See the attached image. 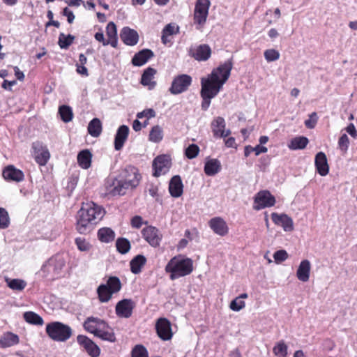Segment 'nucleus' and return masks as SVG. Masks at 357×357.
<instances>
[{
    "mask_svg": "<svg viewBox=\"0 0 357 357\" xmlns=\"http://www.w3.org/2000/svg\"><path fill=\"white\" fill-rule=\"evenodd\" d=\"M232 67V61L229 59L213 70L208 78H202L200 93L203 98L202 104V109L203 110H206L208 108L211 104V99L213 98L218 93L223 84L227 81Z\"/></svg>",
    "mask_w": 357,
    "mask_h": 357,
    "instance_id": "1",
    "label": "nucleus"
},
{
    "mask_svg": "<svg viewBox=\"0 0 357 357\" xmlns=\"http://www.w3.org/2000/svg\"><path fill=\"white\" fill-rule=\"evenodd\" d=\"M105 214L104 208L94 202L83 203L76 216L77 231L82 234H89Z\"/></svg>",
    "mask_w": 357,
    "mask_h": 357,
    "instance_id": "2",
    "label": "nucleus"
},
{
    "mask_svg": "<svg viewBox=\"0 0 357 357\" xmlns=\"http://www.w3.org/2000/svg\"><path fill=\"white\" fill-rule=\"evenodd\" d=\"M192 270V259L181 256L173 257L165 266V271L170 273V279L172 280L189 275Z\"/></svg>",
    "mask_w": 357,
    "mask_h": 357,
    "instance_id": "3",
    "label": "nucleus"
},
{
    "mask_svg": "<svg viewBox=\"0 0 357 357\" xmlns=\"http://www.w3.org/2000/svg\"><path fill=\"white\" fill-rule=\"evenodd\" d=\"M46 332L52 340L57 342H66L73 334V330L69 326L59 321L48 324Z\"/></svg>",
    "mask_w": 357,
    "mask_h": 357,
    "instance_id": "4",
    "label": "nucleus"
},
{
    "mask_svg": "<svg viewBox=\"0 0 357 357\" xmlns=\"http://www.w3.org/2000/svg\"><path fill=\"white\" fill-rule=\"evenodd\" d=\"M117 176L132 189L135 188L139 185L142 178L138 169L133 166H128L122 169Z\"/></svg>",
    "mask_w": 357,
    "mask_h": 357,
    "instance_id": "5",
    "label": "nucleus"
},
{
    "mask_svg": "<svg viewBox=\"0 0 357 357\" xmlns=\"http://www.w3.org/2000/svg\"><path fill=\"white\" fill-rule=\"evenodd\" d=\"M210 1L208 0H198L194 13L195 24H197V29L200 30L206 21Z\"/></svg>",
    "mask_w": 357,
    "mask_h": 357,
    "instance_id": "6",
    "label": "nucleus"
},
{
    "mask_svg": "<svg viewBox=\"0 0 357 357\" xmlns=\"http://www.w3.org/2000/svg\"><path fill=\"white\" fill-rule=\"evenodd\" d=\"M192 82L190 75L183 74L176 76L172 81L169 91L172 94H180L188 90Z\"/></svg>",
    "mask_w": 357,
    "mask_h": 357,
    "instance_id": "7",
    "label": "nucleus"
},
{
    "mask_svg": "<svg viewBox=\"0 0 357 357\" xmlns=\"http://www.w3.org/2000/svg\"><path fill=\"white\" fill-rule=\"evenodd\" d=\"M275 203V197L268 191H260L255 197V205L253 208L259 211L266 207H271L273 206Z\"/></svg>",
    "mask_w": 357,
    "mask_h": 357,
    "instance_id": "8",
    "label": "nucleus"
},
{
    "mask_svg": "<svg viewBox=\"0 0 357 357\" xmlns=\"http://www.w3.org/2000/svg\"><path fill=\"white\" fill-rule=\"evenodd\" d=\"M135 306V304L131 299H123L116 305V314L120 318L128 319L132 316Z\"/></svg>",
    "mask_w": 357,
    "mask_h": 357,
    "instance_id": "9",
    "label": "nucleus"
},
{
    "mask_svg": "<svg viewBox=\"0 0 357 357\" xmlns=\"http://www.w3.org/2000/svg\"><path fill=\"white\" fill-rule=\"evenodd\" d=\"M65 264V257L61 255H56L48 260L43 266V268L48 272H52L54 275H59Z\"/></svg>",
    "mask_w": 357,
    "mask_h": 357,
    "instance_id": "10",
    "label": "nucleus"
},
{
    "mask_svg": "<svg viewBox=\"0 0 357 357\" xmlns=\"http://www.w3.org/2000/svg\"><path fill=\"white\" fill-rule=\"evenodd\" d=\"M77 341L91 357H98L100 353L99 347L91 339L83 335L77 337Z\"/></svg>",
    "mask_w": 357,
    "mask_h": 357,
    "instance_id": "11",
    "label": "nucleus"
},
{
    "mask_svg": "<svg viewBox=\"0 0 357 357\" xmlns=\"http://www.w3.org/2000/svg\"><path fill=\"white\" fill-rule=\"evenodd\" d=\"M158 335L162 340H169L172 337L171 323L165 318H160L155 324Z\"/></svg>",
    "mask_w": 357,
    "mask_h": 357,
    "instance_id": "12",
    "label": "nucleus"
},
{
    "mask_svg": "<svg viewBox=\"0 0 357 357\" xmlns=\"http://www.w3.org/2000/svg\"><path fill=\"white\" fill-rule=\"evenodd\" d=\"M142 234L145 240L152 246L159 245L161 240V235L157 228L149 226L142 229Z\"/></svg>",
    "mask_w": 357,
    "mask_h": 357,
    "instance_id": "13",
    "label": "nucleus"
},
{
    "mask_svg": "<svg viewBox=\"0 0 357 357\" xmlns=\"http://www.w3.org/2000/svg\"><path fill=\"white\" fill-rule=\"evenodd\" d=\"M211 54V50L208 45H200L189 50V55L197 61H206Z\"/></svg>",
    "mask_w": 357,
    "mask_h": 357,
    "instance_id": "14",
    "label": "nucleus"
},
{
    "mask_svg": "<svg viewBox=\"0 0 357 357\" xmlns=\"http://www.w3.org/2000/svg\"><path fill=\"white\" fill-rule=\"evenodd\" d=\"M169 161L165 155H159L153 161V169L154 170L153 175L158 177L162 174H165L168 170Z\"/></svg>",
    "mask_w": 357,
    "mask_h": 357,
    "instance_id": "15",
    "label": "nucleus"
},
{
    "mask_svg": "<svg viewBox=\"0 0 357 357\" xmlns=\"http://www.w3.org/2000/svg\"><path fill=\"white\" fill-rule=\"evenodd\" d=\"M33 149L35 153L36 161L40 165H45L47 162L50 154L46 146H43L40 142L33 143Z\"/></svg>",
    "mask_w": 357,
    "mask_h": 357,
    "instance_id": "16",
    "label": "nucleus"
},
{
    "mask_svg": "<svg viewBox=\"0 0 357 357\" xmlns=\"http://www.w3.org/2000/svg\"><path fill=\"white\" fill-rule=\"evenodd\" d=\"M271 218L273 222L282 227L285 231H291L294 229L293 220L287 215L273 213Z\"/></svg>",
    "mask_w": 357,
    "mask_h": 357,
    "instance_id": "17",
    "label": "nucleus"
},
{
    "mask_svg": "<svg viewBox=\"0 0 357 357\" xmlns=\"http://www.w3.org/2000/svg\"><path fill=\"white\" fill-rule=\"evenodd\" d=\"M120 37L126 45L130 46L135 45L139 40L138 33L129 27H124L121 30Z\"/></svg>",
    "mask_w": 357,
    "mask_h": 357,
    "instance_id": "18",
    "label": "nucleus"
},
{
    "mask_svg": "<svg viewBox=\"0 0 357 357\" xmlns=\"http://www.w3.org/2000/svg\"><path fill=\"white\" fill-rule=\"evenodd\" d=\"M154 56V53L149 49H143L136 53L132 59L131 63L135 66H141L145 64L149 59Z\"/></svg>",
    "mask_w": 357,
    "mask_h": 357,
    "instance_id": "19",
    "label": "nucleus"
},
{
    "mask_svg": "<svg viewBox=\"0 0 357 357\" xmlns=\"http://www.w3.org/2000/svg\"><path fill=\"white\" fill-rule=\"evenodd\" d=\"M128 134L129 128L127 126L122 125L118 128L114 139V148L116 150L119 151L123 148L125 142L128 139Z\"/></svg>",
    "mask_w": 357,
    "mask_h": 357,
    "instance_id": "20",
    "label": "nucleus"
},
{
    "mask_svg": "<svg viewBox=\"0 0 357 357\" xmlns=\"http://www.w3.org/2000/svg\"><path fill=\"white\" fill-rule=\"evenodd\" d=\"M2 175L3 178L8 181L20 182L24 179L23 172L21 170L16 169L13 165L6 167L3 169Z\"/></svg>",
    "mask_w": 357,
    "mask_h": 357,
    "instance_id": "21",
    "label": "nucleus"
},
{
    "mask_svg": "<svg viewBox=\"0 0 357 357\" xmlns=\"http://www.w3.org/2000/svg\"><path fill=\"white\" fill-rule=\"evenodd\" d=\"M183 185L178 175L174 176L169 183V191L174 197H179L183 194Z\"/></svg>",
    "mask_w": 357,
    "mask_h": 357,
    "instance_id": "22",
    "label": "nucleus"
},
{
    "mask_svg": "<svg viewBox=\"0 0 357 357\" xmlns=\"http://www.w3.org/2000/svg\"><path fill=\"white\" fill-rule=\"evenodd\" d=\"M315 166L321 176H326L329 171L326 155L323 152H319L315 156Z\"/></svg>",
    "mask_w": 357,
    "mask_h": 357,
    "instance_id": "23",
    "label": "nucleus"
},
{
    "mask_svg": "<svg viewBox=\"0 0 357 357\" xmlns=\"http://www.w3.org/2000/svg\"><path fill=\"white\" fill-rule=\"evenodd\" d=\"M209 225L213 231L220 236H225L228 233V227L221 218H212L209 222Z\"/></svg>",
    "mask_w": 357,
    "mask_h": 357,
    "instance_id": "24",
    "label": "nucleus"
},
{
    "mask_svg": "<svg viewBox=\"0 0 357 357\" xmlns=\"http://www.w3.org/2000/svg\"><path fill=\"white\" fill-rule=\"evenodd\" d=\"M101 302L108 301L112 296V276H108L107 284H101L97 289Z\"/></svg>",
    "mask_w": 357,
    "mask_h": 357,
    "instance_id": "25",
    "label": "nucleus"
},
{
    "mask_svg": "<svg viewBox=\"0 0 357 357\" xmlns=\"http://www.w3.org/2000/svg\"><path fill=\"white\" fill-rule=\"evenodd\" d=\"M105 324V323L96 318L94 317H89L84 323V328L86 331L96 334L98 333L99 328H101Z\"/></svg>",
    "mask_w": 357,
    "mask_h": 357,
    "instance_id": "26",
    "label": "nucleus"
},
{
    "mask_svg": "<svg viewBox=\"0 0 357 357\" xmlns=\"http://www.w3.org/2000/svg\"><path fill=\"white\" fill-rule=\"evenodd\" d=\"M310 263L305 259L301 262L296 272V276L302 282H307L310 278Z\"/></svg>",
    "mask_w": 357,
    "mask_h": 357,
    "instance_id": "27",
    "label": "nucleus"
},
{
    "mask_svg": "<svg viewBox=\"0 0 357 357\" xmlns=\"http://www.w3.org/2000/svg\"><path fill=\"white\" fill-rule=\"evenodd\" d=\"M156 73V70L151 67L146 68L141 78V84L144 86H148L149 89H152L155 87L156 83L152 81L154 75Z\"/></svg>",
    "mask_w": 357,
    "mask_h": 357,
    "instance_id": "28",
    "label": "nucleus"
},
{
    "mask_svg": "<svg viewBox=\"0 0 357 357\" xmlns=\"http://www.w3.org/2000/svg\"><path fill=\"white\" fill-rule=\"evenodd\" d=\"M221 169L220 162L218 159H208L204 165V172L207 176H214Z\"/></svg>",
    "mask_w": 357,
    "mask_h": 357,
    "instance_id": "29",
    "label": "nucleus"
},
{
    "mask_svg": "<svg viewBox=\"0 0 357 357\" xmlns=\"http://www.w3.org/2000/svg\"><path fill=\"white\" fill-rule=\"evenodd\" d=\"M129 188H130L129 185L116 176L113 179V197L124 195Z\"/></svg>",
    "mask_w": 357,
    "mask_h": 357,
    "instance_id": "30",
    "label": "nucleus"
},
{
    "mask_svg": "<svg viewBox=\"0 0 357 357\" xmlns=\"http://www.w3.org/2000/svg\"><path fill=\"white\" fill-rule=\"evenodd\" d=\"M19 342V337L12 333H7L0 338V347L6 348L17 344Z\"/></svg>",
    "mask_w": 357,
    "mask_h": 357,
    "instance_id": "31",
    "label": "nucleus"
},
{
    "mask_svg": "<svg viewBox=\"0 0 357 357\" xmlns=\"http://www.w3.org/2000/svg\"><path fill=\"white\" fill-rule=\"evenodd\" d=\"M92 154L86 149L80 151L77 155V161L81 167L88 169L91 164Z\"/></svg>",
    "mask_w": 357,
    "mask_h": 357,
    "instance_id": "32",
    "label": "nucleus"
},
{
    "mask_svg": "<svg viewBox=\"0 0 357 357\" xmlns=\"http://www.w3.org/2000/svg\"><path fill=\"white\" fill-rule=\"evenodd\" d=\"M146 261V257L142 255H138L130 261V270L132 273L137 274L141 271V268Z\"/></svg>",
    "mask_w": 357,
    "mask_h": 357,
    "instance_id": "33",
    "label": "nucleus"
},
{
    "mask_svg": "<svg viewBox=\"0 0 357 357\" xmlns=\"http://www.w3.org/2000/svg\"><path fill=\"white\" fill-rule=\"evenodd\" d=\"M102 131V124L98 118L93 119L89 123L88 132L93 137H98Z\"/></svg>",
    "mask_w": 357,
    "mask_h": 357,
    "instance_id": "34",
    "label": "nucleus"
},
{
    "mask_svg": "<svg viewBox=\"0 0 357 357\" xmlns=\"http://www.w3.org/2000/svg\"><path fill=\"white\" fill-rule=\"evenodd\" d=\"M107 38L105 39L102 32H97L94 37L96 40L101 42L103 45L112 44V22H109L106 27Z\"/></svg>",
    "mask_w": 357,
    "mask_h": 357,
    "instance_id": "35",
    "label": "nucleus"
},
{
    "mask_svg": "<svg viewBox=\"0 0 357 357\" xmlns=\"http://www.w3.org/2000/svg\"><path fill=\"white\" fill-rule=\"evenodd\" d=\"M308 143V139L305 137H297L291 139L289 149L292 150L303 149Z\"/></svg>",
    "mask_w": 357,
    "mask_h": 357,
    "instance_id": "36",
    "label": "nucleus"
},
{
    "mask_svg": "<svg viewBox=\"0 0 357 357\" xmlns=\"http://www.w3.org/2000/svg\"><path fill=\"white\" fill-rule=\"evenodd\" d=\"M116 248L121 254H126L130 250L131 245L130 241L126 238H119L116 241Z\"/></svg>",
    "mask_w": 357,
    "mask_h": 357,
    "instance_id": "37",
    "label": "nucleus"
},
{
    "mask_svg": "<svg viewBox=\"0 0 357 357\" xmlns=\"http://www.w3.org/2000/svg\"><path fill=\"white\" fill-rule=\"evenodd\" d=\"M25 321L31 324L43 325V320L40 316L33 312H26L23 314Z\"/></svg>",
    "mask_w": 357,
    "mask_h": 357,
    "instance_id": "38",
    "label": "nucleus"
},
{
    "mask_svg": "<svg viewBox=\"0 0 357 357\" xmlns=\"http://www.w3.org/2000/svg\"><path fill=\"white\" fill-rule=\"evenodd\" d=\"M98 238L102 243H109L112 241V229L109 227L100 228L98 231Z\"/></svg>",
    "mask_w": 357,
    "mask_h": 357,
    "instance_id": "39",
    "label": "nucleus"
},
{
    "mask_svg": "<svg viewBox=\"0 0 357 357\" xmlns=\"http://www.w3.org/2000/svg\"><path fill=\"white\" fill-rule=\"evenodd\" d=\"M211 128L214 136H218L221 130L225 128V121L222 117L218 116L211 123Z\"/></svg>",
    "mask_w": 357,
    "mask_h": 357,
    "instance_id": "40",
    "label": "nucleus"
},
{
    "mask_svg": "<svg viewBox=\"0 0 357 357\" xmlns=\"http://www.w3.org/2000/svg\"><path fill=\"white\" fill-rule=\"evenodd\" d=\"M59 114H60L62 121L64 122L70 121L73 116L72 109L67 105L60 106L59 108Z\"/></svg>",
    "mask_w": 357,
    "mask_h": 357,
    "instance_id": "41",
    "label": "nucleus"
},
{
    "mask_svg": "<svg viewBox=\"0 0 357 357\" xmlns=\"http://www.w3.org/2000/svg\"><path fill=\"white\" fill-rule=\"evenodd\" d=\"M162 129L159 126H155L152 128L150 134L149 139L153 142H159L162 139Z\"/></svg>",
    "mask_w": 357,
    "mask_h": 357,
    "instance_id": "42",
    "label": "nucleus"
},
{
    "mask_svg": "<svg viewBox=\"0 0 357 357\" xmlns=\"http://www.w3.org/2000/svg\"><path fill=\"white\" fill-rule=\"evenodd\" d=\"M8 286L13 289L22 291L26 287V282L20 279H6Z\"/></svg>",
    "mask_w": 357,
    "mask_h": 357,
    "instance_id": "43",
    "label": "nucleus"
},
{
    "mask_svg": "<svg viewBox=\"0 0 357 357\" xmlns=\"http://www.w3.org/2000/svg\"><path fill=\"white\" fill-rule=\"evenodd\" d=\"M75 37L70 34L66 36L61 33L59 37V45L62 49H67L73 42Z\"/></svg>",
    "mask_w": 357,
    "mask_h": 357,
    "instance_id": "44",
    "label": "nucleus"
},
{
    "mask_svg": "<svg viewBox=\"0 0 357 357\" xmlns=\"http://www.w3.org/2000/svg\"><path fill=\"white\" fill-rule=\"evenodd\" d=\"M273 351L276 356L285 357L287 355V346L284 341H280L273 347Z\"/></svg>",
    "mask_w": 357,
    "mask_h": 357,
    "instance_id": "45",
    "label": "nucleus"
},
{
    "mask_svg": "<svg viewBox=\"0 0 357 357\" xmlns=\"http://www.w3.org/2000/svg\"><path fill=\"white\" fill-rule=\"evenodd\" d=\"M199 148L197 144H192L185 149V155L189 159H193L197 156Z\"/></svg>",
    "mask_w": 357,
    "mask_h": 357,
    "instance_id": "46",
    "label": "nucleus"
},
{
    "mask_svg": "<svg viewBox=\"0 0 357 357\" xmlns=\"http://www.w3.org/2000/svg\"><path fill=\"white\" fill-rule=\"evenodd\" d=\"M10 219L8 212L3 208H0V228L6 229L9 226Z\"/></svg>",
    "mask_w": 357,
    "mask_h": 357,
    "instance_id": "47",
    "label": "nucleus"
},
{
    "mask_svg": "<svg viewBox=\"0 0 357 357\" xmlns=\"http://www.w3.org/2000/svg\"><path fill=\"white\" fill-rule=\"evenodd\" d=\"M132 357H148L147 350L141 344L136 345L132 349Z\"/></svg>",
    "mask_w": 357,
    "mask_h": 357,
    "instance_id": "48",
    "label": "nucleus"
},
{
    "mask_svg": "<svg viewBox=\"0 0 357 357\" xmlns=\"http://www.w3.org/2000/svg\"><path fill=\"white\" fill-rule=\"evenodd\" d=\"M264 56L268 61H274L279 59L280 54L275 50L270 49L264 52Z\"/></svg>",
    "mask_w": 357,
    "mask_h": 357,
    "instance_id": "49",
    "label": "nucleus"
},
{
    "mask_svg": "<svg viewBox=\"0 0 357 357\" xmlns=\"http://www.w3.org/2000/svg\"><path fill=\"white\" fill-rule=\"evenodd\" d=\"M245 307V302L240 299V298H236L231 301L229 307L233 311H239Z\"/></svg>",
    "mask_w": 357,
    "mask_h": 357,
    "instance_id": "50",
    "label": "nucleus"
},
{
    "mask_svg": "<svg viewBox=\"0 0 357 357\" xmlns=\"http://www.w3.org/2000/svg\"><path fill=\"white\" fill-rule=\"evenodd\" d=\"M75 243L80 251H88L91 248L90 243L82 238H77Z\"/></svg>",
    "mask_w": 357,
    "mask_h": 357,
    "instance_id": "51",
    "label": "nucleus"
},
{
    "mask_svg": "<svg viewBox=\"0 0 357 357\" xmlns=\"http://www.w3.org/2000/svg\"><path fill=\"white\" fill-rule=\"evenodd\" d=\"M273 257L275 259V261L277 264L281 263L284 261H285L288 257V254L284 250H280L276 251Z\"/></svg>",
    "mask_w": 357,
    "mask_h": 357,
    "instance_id": "52",
    "label": "nucleus"
},
{
    "mask_svg": "<svg viewBox=\"0 0 357 357\" xmlns=\"http://www.w3.org/2000/svg\"><path fill=\"white\" fill-rule=\"evenodd\" d=\"M349 144V139L346 134H343L339 139L338 145L341 151L346 152Z\"/></svg>",
    "mask_w": 357,
    "mask_h": 357,
    "instance_id": "53",
    "label": "nucleus"
},
{
    "mask_svg": "<svg viewBox=\"0 0 357 357\" xmlns=\"http://www.w3.org/2000/svg\"><path fill=\"white\" fill-rule=\"evenodd\" d=\"M309 119L305 121V125L307 128H314L318 121V116L316 112H312L309 116Z\"/></svg>",
    "mask_w": 357,
    "mask_h": 357,
    "instance_id": "54",
    "label": "nucleus"
},
{
    "mask_svg": "<svg viewBox=\"0 0 357 357\" xmlns=\"http://www.w3.org/2000/svg\"><path fill=\"white\" fill-rule=\"evenodd\" d=\"M178 31V26H176L174 24H169L163 29L162 33L167 36H171Z\"/></svg>",
    "mask_w": 357,
    "mask_h": 357,
    "instance_id": "55",
    "label": "nucleus"
},
{
    "mask_svg": "<svg viewBox=\"0 0 357 357\" xmlns=\"http://www.w3.org/2000/svg\"><path fill=\"white\" fill-rule=\"evenodd\" d=\"M155 116V112L153 109H147L141 112L137 113V117L142 119L144 117L152 118Z\"/></svg>",
    "mask_w": 357,
    "mask_h": 357,
    "instance_id": "56",
    "label": "nucleus"
},
{
    "mask_svg": "<svg viewBox=\"0 0 357 357\" xmlns=\"http://www.w3.org/2000/svg\"><path fill=\"white\" fill-rule=\"evenodd\" d=\"M143 219L139 215H135L134 216L131 220V225L134 228L139 229L142 227L143 225Z\"/></svg>",
    "mask_w": 357,
    "mask_h": 357,
    "instance_id": "57",
    "label": "nucleus"
},
{
    "mask_svg": "<svg viewBox=\"0 0 357 357\" xmlns=\"http://www.w3.org/2000/svg\"><path fill=\"white\" fill-rule=\"evenodd\" d=\"M112 183L110 182V181L109 179L107 180L106 183H105V190H102L101 192V197H109V195H111L112 193Z\"/></svg>",
    "mask_w": 357,
    "mask_h": 357,
    "instance_id": "58",
    "label": "nucleus"
},
{
    "mask_svg": "<svg viewBox=\"0 0 357 357\" xmlns=\"http://www.w3.org/2000/svg\"><path fill=\"white\" fill-rule=\"evenodd\" d=\"M63 15L67 17V20L68 23L71 24L75 20V15L73 13L68 9V8L66 7L63 10Z\"/></svg>",
    "mask_w": 357,
    "mask_h": 357,
    "instance_id": "59",
    "label": "nucleus"
},
{
    "mask_svg": "<svg viewBox=\"0 0 357 357\" xmlns=\"http://www.w3.org/2000/svg\"><path fill=\"white\" fill-rule=\"evenodd\" d=\"M96 335L100 337L102 340L112 341V334L108 332L102 331V327L99 328L98 333L96 334Z\"/></svg>",
    "mask_w": 357,
    "mask_h": 357,
    "instance_id": "60",
    "label": "nucleus"
},
{
    "mask_svg": "<svg viewBox=\"0 0 357 357\" xmlns=\"http://www.w3.org/2000/svg\"><path fill=\"white\" fill-rule=\"evenodd\" d=\"M121 288V283L119 278L113 276V294L117 293Z\"/></svg>",
    "mask_w": 357,
    "mask_h": 357,
    "instance_id": "61",
    "label": "nucleus"
},
{
    "mask_svg": "<svg viewBox=\"0 0 357 357\" xmlns=\"http://www.w3.org/2000/svg\"><path fill=\"white\" fill-rule=\"evenodd\" d=\"M347 132L354 138H357V131L353 123H350L346 128Z\"/></svg>",
    "mask_w": 357,
    "mask_h": 357,
    "instance_id": "62",
    "label": "nucleus"
},
{
    "mask_svg": "<svg viewBox=\"0 0 357 357\" xmlns=\"http://www.w3.org/2000/svg\"><path fill=\"white\" fill-rule=\"evenodd\" d=\"M17 83V82L15 80H13V81H8L6 79H5L3 81V82L2 83V88H3L4 89L6 90H9L10 91L11 90V87L14 85H15Z\"/></svg>",
    "mask_w": 357,
    "mask_h": 357,
    "instance_id": "63",
    "label": "nucleus"
},
{
    "mask_svg": "<svg viewBox=\"0 0 357 357\" xmlns=\"http://www.w3.org/2000/svg\"><path fill=\"white\" fill-rule=\"evenodd\" d=\"M268 151L267 148L261 145H257L253 147V151L255 152L256 155H259L261 153H266Z\"/></svg>",
    "mask_w": 357,
    "mask_h": 357,
    "instance_id": "64",
    "label": "nucleus"
}]
</instances>
